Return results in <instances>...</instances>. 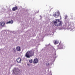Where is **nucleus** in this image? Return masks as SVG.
Returning <instances> with one entry per match:
<instances>
[{
	"label": "nucleus",
	"instance_id": "nucleus-4",
	"mask_svg": "<svg viewBox=\"0 0 75 75\" xmlns=\"http://www.w3.org/2000/svg\"><path fill=\"white\" fill-rule=\"evenodd\" d=\"M6 24V23L5 22H1L0 23V25L1 26V27H4L5 24Z\"/></svg>",
	"mask_w": 75,
	"mask_h": 75
},
{
	"label": "nucleus",
	"instance_id": "nucleus-2",
	"mask_svg": "<svg viewBox=\"0 0 75 75\" xmlns=\"http://www.w3.org/2000/svg\"><path fill=\"white\" fill-rule=\"evenodd\" d=\"M54 23L56 26L61 27L62 25V22L59 21V19H56V21L54 22Z\"/></svg>",
	"mask_w": 75,
	"mask_h": 75
},
{
	"label": "nucleus",
	"instance_id": "nucleus-8",
	"mask_svg": "<svg viewBox=\"0 0 75 75\" xmlns=\"http://www.w3.org/2000/svg\"><path fill=\"white\" fill-rule=\"evenodd\" d=\"M16 50L18 51H20L21 49H20V47H16Z\"/></svg>",
	"mask_w": 75,
	"mask_h": 75
},
{
	"label": "nucleus",
	"instance_id": "nucleus-6",
	"mask_svg": "<svg viewBox=\"0 0 75 75\" xmlns=\"http://www.w3.org/2000/svg\"><path fill=\"white\" fill-rule=\"evenodd\" d=\"M38 62V59L37 58L35 59H34L33 63L34 64H37Z\"/></svg>",
	"mask_w": 75,
	"mask_h": 75
},
{
	"label": "nucleus",
	"instance_id": "nucleus-7",
	"mask_svg": "<svg viewBox=\"0 0 75 75\" xmlns=\"http://www.w3.org/2000/svg\"><path fill=\"white\" fill-rule=\"evenodd\" d=\"M18 9V7L17 6H15L13 7L12 8L13 11H16V10H17Z\"/></svg>",
	"mask_w": 75,
	"mask_h": 75
},
{
	"label": "nucleus",
	"instance_id": "nucleus-1",
	"mask_svg": "<svg viewBox=\"0 0 75 75\" xmlns=\"http://www.w3.org/2000/svg\"><path fill=\"white\" fill-rule=\"evenodd\" d=\"M34 51L30 50L28 51L25 54V57L26 58H30V57L34 56Z\"/></svg>",
	"mask_w": 75,
	"mask_h": 75
},
{
	"label": "nucleus",
	"instance_id": "nucleus-3",
	"mask_svg": "<svg viewBox=\"0 0 75 75\" xmlns=\"http://www.w3.org/2000/svg\"><path fill=\"white\" fill-rule=\"evenodd\" d=\"M60 15V13L59 11H58L57 12H55L53 15L54 17L55 18H58L59 16Z\"/></svg>",
	"mask_w": 75,
	"mask_h": 75
},
{
	"label": "nucleus",
	"instance_id": "nucleus-9",
	"mask_svg": "<svg viewBox=\"0 0 75 75\" xmlns=\"http://www.w3.org/2000/svg\"><path fill=\"white\" fill-rule=\"evenodd\" d=\"M13 24V20H11V21H9V22H7L6 23V24Z\"/></svg>",
	"mask_w": 75,
	"mask_h": 75
},
{
	"label": "nucleus",
	"instance_id": "nucleus-10",
	"mask_svg": "<svg viewBox=\"0 0 75 75\" xmlns=\"http://www.w3.org/2000/svg\"><path fill=\"white\" fill-rule=\"evenodd\" d=\"M59 42L57 40L54 41V44H58Z\"/></svg>",
	"mask_w": 75,
	"mask_h": 75
},
{
	"label": "nucleus",
	"instance_id": "nucleus-12",
	"mask_svg": "<svg viewBox=\"0 0 75 75\" xmlns=\"http://www.w3.org/2000/svg\"><path fill=\"white\" fill-rule=\"evenodd\" d=\"M60 18H61V16H60Z\"/></svg>",
	"mask_w": 75,
	"mask_h": 75
},
{
	"label": "nucleus",
	"instance_id": "nucleus-13",
	"mask_svg": "<svg viewBox=\"0 0 75 75\" xmlns=\"http://www.w3.org/2000/svg\"><path fill=\"white\" fill-rule=\"evenodd\" d=\"M48 65H49V64H48Z\"/></svg>",
	"mask_w": 75,
	"mask_h": 75
},
{
	"label": "nucleus",
	"instance_id": "nucleus-11",
	"mask_svg": "<svg viewBox=\"0 0 75 75\" xmlns=\"http://www.w3.org/2000/svg\"><path fill=\"white\" fill-rule=\"evenodd\" d=\"M29 62L30 63H32L33 62V59H31V60L29 61Z\"/></svg>",
	"mask_w": 75,
	"mask_h": 75
},
{
	"label": "nucleus",
	"instance_id": "nucleus-5",
	"mask_svg": "<svg viewBox=\"0 0 75 75\" xmlns=\"http://www.w3.org/2000/svg\"><path fill=\"white\" fill-rule=\"evenodd\" d=\"M16 61L18 63L20 64L21 62V61H22V60L20 58H19L17 59Z\"/></svg>",
	"mask_w": 75,
	"mask_h": 75
}]
</instances>
